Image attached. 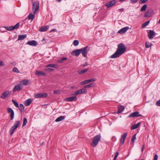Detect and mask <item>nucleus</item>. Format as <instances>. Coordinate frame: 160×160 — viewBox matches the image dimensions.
Returning a JSON list of instances; mask_svg holds the SVG:
<instances>
[{"label": "nucleus", "mask_w": 160, "mask_h": 160, "mask_svg": "<svg viewBox=\"0 0 160 160\" xmlns=\"http://www.w3.org/2000/svg\"><path fill=\"white\" fill-rule=\"evenodd\" d=\"M152 11L151 10L147 11L144 15V17H150L152 15Z\"/></svg>", "instance_id": "nucleus-23"}, {"label": "nucleus", "mask_w": 160, "mask_h": 160, "mask_svg": "<svg viewBox=\"0 0 160 160\" xmlns=\"http://www.w3.org/2000/svg\"><path fill=\"white\" fill-rule=\"evenodd\" d=\"M88 64L87 63V62H86L85 64H83V67H84L88 66Z\"/></svg>", "instance_id": "nucleus-55"}, {"label": "nucleus", "mask_w": 160, "mask_h": 160, "mask_svg": "<svg viewBox=\"0 0 160 160\" xmlns=\"http://www.w3.org/2000/svg\"><path fill=\"white\" fill-rule=\"evenodd\" d=\"M11 92L9 91H6L3 92L0 97L1 98L4 99H6L11 94Z\"/></svg>", "instance_id": "nucleus-4"}, {"label": "nucleus", "mask_w": 160, "mask_h": 160, "mask_svg": "<svg viewBox=\"0 0 160 160\" xmlns=\"http://www.w3.org/2000/svg\"><path fill=\"white\" fill-rule=\"evenodd\" d=\"M73 86L72 87H71L72 88H73Z\"/></svg>", "instance_id": "nucleus-62"}, {"label": "nucleus", "mask_w": 160, "mask_h": 160, "mask_svg": "<svg viewBox=\"0 0 160 160\" xmlns=\"http://www.w3.org/2000/svg\"><path fill=\"white\" fill-rule=\"evenodd\" d=\"M88 80H89V82L94 81L96 80V79H95L94 78H92V79H88Z\"/></svg>", "instance_id": "nucleus-49"}, {"label": "nucleus", "mask_w": 160, "mask_h": 160, "mask_svg": "<svg viewBox=\"0 0 160 160\" xmlns=\"http://www.w3.org/2000/svg\"><path fill=\"white\" fill-rule=\"evenodd\" d=\"M156 104L158 106H160V100H158L156 102Z\"/></svg>", "instance_id": "nucleus-51"}, {"label": "nucleus", "mask_w": 160, "mask_h": 160, "mask_svg": "<svg viewBox=\"0 0 160 160\" xmlns=\"http://www.w3.org/2000/svg\"><path fill=\"white\" fill-rule=\"evenodd\" d=\"M27 122V120L26 118H24L23 121V123L22 124V126H25Z\"/></svg>", "instance_id": "nucleus-41"}, {"label": "nucleus", "mask_w": 160, "mask_h": 160, "mask_svg": "<svg viewBox=\"0 0 160 160\" xmlns=\"http://www.w3.org/2000/svg\"><path fill=\"white\" fill-rule=\"evenodd\" d=\"M148 0H140L139 1L140 3L143 4L147 2Z\"/></svg>", "instance_id": "nucleus-46"}, {"label": "nucleus", "mask_w": 160, "mask_h": 160, "mask_svg": "<svg viewBox=\"0 0 160 160\" xmlns=\"http://www.w3.org/2000/svg\"><path fill=\"white\" fill-rule=\"evenodd\" d=\"M35 17V15L32 13L29 14L28 16V19L32 21Z\"/></svg>", "instance_id": "nucleus-31"}, {"label": "nucleus", "mask_w": 160, "mask_h": 160, "mask_svg": "<svg viewBox=\"0 0 160 160\" xmlns=\"http://www.w3.org/2000/svg\"><path fill=\"white\" fill-rule=\"evenodd\" d=\"M142 116L141 114H139V112L138 111L132 113L128 116L129 118H133L135 117H138Z\"/></svg>", "instance_id": "nucleus-10"}, {"label": "nucleus", "mask_w": 160, "mask_h": 160, "mask_svg": "<svg viewBox=\"0 0 160 160\" xmlns=\"http://www.w3.org/2000/svg\"><path fill=\"white\" fill-rule=\"evenodd\" d=\"M48 96V94L47 93H38L35 94L34 97L35 98H41L46 97Z\"/></svg>", "instance_id": "nucleus-7"}, {"label": "nucleus", "mask_w": 160, "mask_h": 160, "mask_svg": "<svg viewBox=\"0 0 160 160\" xmlns=\"http://www.w3.org/2000/svg\"><path fill=\"white\" fill-rule=\"evenodd\" d=\"M158 158V155L157 154H155L153 160H157Z\"/></svg>", "instance_id": "nucleus-50"}, {"label": "nucleus", "mask_w": 160, "mask_h": 160, "mask_svg": "<svg viewBox=\"0 0 160 160\" xmlns=\"http://www.w3.org/2000/svg\"><path fill=\"white\" fill-rule=\"evenodd\" d=\"M88 71V69H86L82 70H80L78 71V73L79 74H81L83 73H84Z\"/></svg>", "instance_id": "nucleus-29"}, {"label": "nucleus", "mask_w": 160, "mask_h": 160, "mask_svg": "<svg viewBox=\"0 0 160 160\" xmlns=\"http://www.w3.org/2000/svg\"><path fill=\"white\" fill-rule=\"evenodd\" d=\"M159 23H160V19L159 20L158 22Z\"/></svg>", "instance_id": "nucleus-61"}, {"label": "nucleus", "mask_w": 160, "mask_h": 160, "mask_svg": "<svg viewBox=\"0 0 160 160\" xmlns=\"http://www.w3.org/2000/svg\"><path fill=\"white\" fill-rule=\"evenodd\" d=\"M124 9L123 8H121L120 9V10L121 11V12H123L124 11Z\"/></svg>", "instance_id": "nucleus-57"}, {"label": "nucleus", "mask_w": 160, "mask_h": 160, "mask_svg": "<svg viewBox=\"0 0 160 160\" xmlns=\"http://www.w3.org/2000/svg\"><path fill=\"white\" fill-rule=\"evenodd\" d=\"M147 8V5H144L142 7L141 9V11L142 12H143L145 11L146 9Z\"/></svg>", "instance_id": "nucleus-42"}, {"label": "nucleus", "mask_w": 160, "mask_h": 160, "mask_svg": "<svg viewBox=\"0 0 160 160\" xmlns=\"http://www.w3.org/2000/svg\"><path fill=\"white\" fill-rule=\"evenodd\" d=\"M49 27L48 26H44L41 27L39 28V31L40 32H45L48 29Z\"/></svg>", "instance_id": "nucleus-18"}, {"label": "nucleus", "mask_w": 160, "mask_h": 160, "mask_svg": "<svg viewBox=\"0 0 160 160\" xmlns=\"http://www.w3.org/2000/svg\"><path fill=\"white\" fill-rule=\"evenodd\" d=\"M89 83V80L88 79V80H85L84 81H83L81 82L80 84L81 85H84L88 84Z\"/></svg>", "instance_id": "nucleus-33"}, {"label": "nucleus", "mask_w": 160, "mask_h": 160, "mask_svg": "<svg viewBox=\"0 0 160 160\" xmlns=\"http://www.w3.org/2000/svg\"><path fill=\"white\" fill-rule=\"evenodd\" d=\"M125 108L123 106H120L118 107V113L119 114Z\"/></svg>", "instance_id": "nucleus-22"}, {"label": "nucleus", "mask_w": 160, "mask_h": 160, "mask_svg": "<svg viewBox=\"0 0 160 160\" xmlns=\"http://www.w3.org/2000/svg\"><path fill=\"white\" fill-rule=\"evenodd\" d=\"M101 138V136L100 135H98L94 137L92 139V142L91 144L92 146L93 147H96L100 140Z\"/></svg>", "instance_id": "nucleus-2"}, {"label": "nucleus", "mask_w": 160, "mask_h": 160, "mask_svg": "<svg viewBox=\"0 0 160 160\" xmlns=\"http://www.w3.org/2000/svg\"><path fill=\"white\" fill-rule=\"evenodd\" d=\"M127 134L126 132L123 134L121 136V138L120 139L121 144L122 145L124 143L125 140L126 138Z\"/></svg>", "instance_id": "nucleus-11"}, {"label": "nucleus", "mask_w": 160, "mask_h": 160, "mask_svg": "<svg viewBox=\"0 0 160 160\" xmlns=\"http://www.w3.org/2000/svg\"><path fill=\"white\" fill-rule=\"evenodd\" d=\"M12 102L14 105L17 108H19V106L18 103L15 100L13 99L12 100Z\"/></svg>", "instance_id": "nucleus-36"}, {"label": "nucleus", "mask_w": 160, "mask_h": 160, "mask_svg": "<svg viewBox=\"0 0 160 160\" xmlns=\"http://www.w3.org/2000/svg\"><path fill=\"white\" fill-rule=\"evenodd\" d=\"M27 43L29 45L33 46H36L38 44L37 42L35 40L28 41L27 42Z\"/></svg>", "instance_id": "nucleus-14"}, {"label": "nucleus", "mask_w": 160, "mask_h": 160, "mask_svg": "<svg viewBox=\"0 0 160 160\" xmlns=\"http://www.w3.org/2000/svg\"><path fill=\"white\" fill-rule=\"evenodd\" d=\"M88 46H86L83 48L80 49V52L82 53V56L84 57H86L87 56V54L88 52Z\"/></svg>", "instance_id": "nucleus-5"}, {"label": "nucleus", "mask_w": 160, "mask_h": 160, "mask_svg": "<svg viewBox=\"0 0 160 160\" xmlns=\"http://www.w3.org/2000/svg\"><path fill=\"white\" fill-rule=\"evenodd\" d=\"M67 58H63L61 59L58 60V62L60 63H62L63 62V61L67 60Z\"/></svg>", "instance_id": "nucleus-37"}, {"label": "nucleus", "mask_w": 160, "mask_h": 160, "mask_svg": "<svg viewBox=\"0 0 160 160\" xmlns=\"http://www.w3.org/2000/svg\"><path fill=\"white\" fill-rule=\"evenodd\" d=\"M152 45L151 43H149L148 42H146L145 43V47L146 48L150 47Z\"/></svg>", "instance_id": "nucleus-35"}, {"label": "nucleus", "mask_w": 160, "mask_h": 160, "mask_svg": "<svg viewBox=\"0 0 160 160\" xmlns=\"http://www.w3.org/2000/svg\"><path fill=\"white\" fill-rule=\"evenodd\" d=\"M136 139V134H135L132 136L131 138V141L133 143L134 142L135 140Z\"/></svg>", "instance_id": "nucleus-39"}, {"label": "nucleus", "mask_w": 160, "mask_h": 160, "mask_svg": "<svg viewBox=\"0 0 160 160\" xmlns=\"http://www.w3.org/2000/svg\"><path fill=\"white\" fill-rule=\"evenodd\" d=\"M137 2V0H131L130 2L133 3H136Z\"/></svg>", "instance_id": "nucleus-52"}, {"label": "nucleus", "mask_w": 160, "mask_h": 160, "mask_svg": "<svg viewBox=\"0 0 160 160\" xmlns=\"http://www.w3.org/2000/svg\"><path fill=\"white\" fill-rule=\"evenodd\" d=\"M120 1H125V0H119Z\"/></svg>", "instance_id": "nucleus-60"}, {"label": "nucleus", "mask_w": 160, "mask_h": 160, "mask_svg": "<svg viewBox=\"0 0 160 160\" xmlns=\"http://www.w3.org/2000/svg\"><path fill=\"white\" fill-rule=\"evenodd\" d=\"M32 101V100L30 98L28 99L25 102V105L26 106H29L31 103Z\"/></svg>", "instance_id": "nucleus-24"}, {"label": "nucleus", "mask_w": 160, "mask_h": 160, "mask_svg": "<svg viewBox=\"0 0 160 160\" xmlns=\"http://www.w3.org/2000/svg\"><path fill=\"white\" fill-rule=\"evenodd\" d=\"M149 22H150L149 21H147L145 22H144V23H143L142 24V28L145 27H146L149 24Z\"/></svg>", "instance_id": "nucleus-40"}, {"label": "nucleus", "mask_w": 160, "mask_h": 160, "mask_svg": "<svg viewBox=\"0 0 160 160\" xmlns=\"http://www.w3.org/2000/svg\"><path fill=\"white\" fill-rule=\"evenodd\" d=\"M141 160H143V159H141Z\"/></svg>", "instance_id": "nucleus-63"}, {"label": "nucleus", "mask_w": 160, "mask_h": 160, "mask_svg": "<svg viewBox=\"0 0 160 160\" xmlns=\"http://www.w3.org/2000/svg\"><path fill=\"white\" fill-rule=\"evenodd\" d=\"M65 118V116H61L57 118L55 120L56 122H58L64 120Z\"/></svg>", "instance_id": "nucleus-25"}, {"label": "nucleus", "mask_w": 160, "mask_h": 160, "mask_svg": "<svg viewBox=\"0 0 160 160\" xmlns=\"http://www.w3.org/2000/svg\"><path fill=\"white\" fill-rule=\"evenodd\" d=\"M53 93L54 94H59L60 93V91L59 90H54L53 92Z\"/></svg>", "instance_id": "nucleus-48"}, {"label": "nucleus", "mask_w": 160, "mask_h": 160, "mask_svg": "<svg viewBox=\"0 0 160 160\" xmlns=\"http://www.w3.org/2000/svg\"><path fill=\"white\" fill-rule=\"evenodd\" d=\"M81 53L80 49H76L73 50L72 52V55H74L76 56H78Z\"/></svg>", "instance_id": "nucleus-13"}, {"label": "nucleus", "mask_w": 160, "mask_h": 160, "mask_svg": "<svg viewBox=\"0 0 160 160\" xmlns=\"http://www.w3.org/2000/svg\"><path fill=\"white\" fill-rule=\"evenodd\" d=\"M21 88L20 85L15 86L13 89V92L16 91H20L21 90Z\"/></svg>", "instance_id": "nucleus-26"}, {"label": "nucleus", "mask_w": 160, "mask_h": 160, "mask_svg": "<svg viewBox=\"0 0 160 160\" xmlns=\"http://www.w3.org/2000/svg\"><path fill=\"white\" fill-rule=\"evenodd\" d=\"M7 110L8 113H10V119L11 120H12L13 119L14 117V112L13 111L12 108H8Z\"/></svg>", "instance_id": "nucleus-9"}, {"label": "nucleus", "mask_w": 160, "mask_h": 160, "mask_svg": "<svg viewBox=\"0 0 160 160\" xmlns=\"http://www.w3.org/2000/svg\"><path fill=\"white\" fill-rule=\"evenodd\" d=\"M20 123L19 121H17L16 122L14 123L12 127L16 129L18 127Z\"/></svg>", "instance_id": "nucleus-28"}, {"label": "nucleus", "mask_w": 160, "mask_h": 160, "mask_svg": "<svg viewBox=\"0 0 160 160\" xmlns=\"http://www.w3.org/2000/svg\"><path fill=\"white\" fill-rule=\"evenodd\" d=\"M16 129L15 128L12 127L10 130V132L11 135H12L14 132L15 130Z\"/></svg>", "instance_id": "nucleus-38"}, {"label": "nucleus", "mask_w": 160, "mask_h": 160, "mask_svg": "<svg viewBox=\"0 0 160 160\" xmlns=\"http://www.w3.org/2000/svg\"><path fill=\"white\" fill-rule=\"evenodd\" d=\"M12 71L14 72H17V73H19V70L16 67L14 68L13 69Z\"/></svg>", "instance_id": "nucleus-43"}, {"label": "nucleus", "mask_w": 160, "mask_h": 160, "mask_svg": "<svg viewBox=\"0 0 160 160\" xmlns=\"http://www.w3.org/2000/svg\"><path fill=\"white\" fill-rule=\"evenodd\" d=\"M46 67H50L51 68H57V65L55 64H49L47 65Z\"/></svg>", "instance_id": "nucleus-34"}, {"label": "nucleus", "mask_w": 160, "mask_h": 160, "mask_svg": "<svg viewBox=\"0 0 160 160\" xmlns=\"http://www.w3.org/2000/svg\"><path fill=\"white\" fill-rule=\"evenodd\" d=\"M5 64L3 62L0 61V66H4Z\"/></svg>", "instance_id": "nucleus-53"}, {"label": "nucleus", "mask_w": 160, "mask_h": 160, "mask_svg": "<svg viewBox=\"0 0 160 160\" xmlns=\"http://www.w3.org/2000/svg\"><path fill=\"white\" fill-rule=\"evenodd\" d=\"M144 149H145V145L143 144V146L142 147V148L141 149L142 152Z\"/></svg>", "instance_id": "nucleus-54"}, {"label": "nucleus", "mask_w": 160, "mask_h": 160, "mask_svg": "<svg viewBox=\"0 0 160 160\" xmlns=\"http://www.w3.org/2000/svg\"><path fill=\"white\" fill-rule=\"evenodd\" d=\"M79 44V42L77 40H75L73 42V44L75 46H77Z\"/></svg>", "instance_id": "nucleus-44"}, {"label": "nucleus", "mask_w": 160, "mask_h": 160, "mask_svg": "<svg viewBox=\"0 0 160 160\" xmlns=\"http://www.w3.org/2000/svg\"><path fill=\"white\" fill-rule=\"evenodd\" d=\"M65 100L69 102L74 101L77 100V98L76 96L70 97L65 98Z\"/></svg>", "instance_id": "nucleus-15"}, {"label": "nucleus", "mask_w": 160, "mask_h": 160, "mask_svg": "<svg viewBox=\"0 0 160 160\" xmlns=\"http://www.w3.org/2000/svg\"><path fill=\"white\" fill-rule=\"evenodd\" d=\"M20 25V23L19 22L17 23L16 25H15L14 26H11L10 27H5V28L8 30L9 31H11L12 30L18 29Z\"/></svg>", "instance_id": "nucleus-6"}, {"label": "nucleus", "mask_w": 160, "mask_h": 160, "mask_svg": "<svg viewBox=\"0 0 160 160\" xmlns=\"http://www.w3.org/2000/svg\"><path fill=\"white\" fill-rule=\"evenodd\" d=\"M141 122H139L136 124L133 125L131 127V129L133 130L138 128L141 125Z\"/></svg>", "instance_id": "nucleus-21"}, {"label": "nucleus", "mask_w": 160, "mask_h": 160, "mask_svg": "<svg viewBox=\"0 0 160 160\" xmlns=\"http://www.w3.org/2000/svg\"><path fill=\"white\" fill-rule=\"evenodd\" d=\"M56 31V30L55 29H52L51 31L50 32H53V31Z\"/></svg>", "instance_id": "nucleus-56"}, {"label": "nucleus", "mask_w": 160, "mask_h": 160, "mask_svg": "<svg viewBox=\"0 0 160 160\" xmlns=\"http://www.w3.org/2000/svg\"><path fill=\"white\" fill-rule=\"evenodd\" d=\"M62 0H57V1L58 2H60Z\"/></svg>", "instance_id": "nucleus-59"}, {"label": "nucleus", "mask_w": 160, "mask_h": 160, "mask_svg": "<svg viewBox=\"0 0 160 160\" xmlns=\"http://www.w3.org/2000/svg\"><path fill=\"white\" fill-rule=\"evenodd\" d=\"M87 92V90L86 89H82L77 90L74 92L73 94L74 95H77L82 93H85Z\"/></svg>", "instance_id": "nucleus-8"}, {"label": "nucleus", "mask_w": 160, "mask_h": 160, "mask_svg": "<svg viewBox=\"0 0 160 160\" xmlns=\"http://www.w3.org/2000/svg\"><path fill=\"white\" fill-rule=\"evenodd\" d=\"M129 29L128 27H126L122 28L118 31V33L120 34H122L128 30Z\"/></svg>", "instance_id": "nucleus-16"}, {"label": "nucleus", "mask_w": 160, "mask_h": 160, "mask_svg": "<svg viewBox=\"0 0 160 160\" xmlns=\"http://www.w3.org/2000/svg\"><path fill=\"white\" fill-rule=\"evenodd\" d=\"M45 71H46L51 72L53 71V69L47 68L45 69Z\"/></svg>", "instance_id": "nucleus-47"}, {"label": "nucleus", "mask_w": 160, "mask_h": 160, "mask_svg": "<svg viewBox=\"0 0 160 160\" xmlns=\"http://www.w3.org/2000/svg\"><path fill=\"white\" fill-rule=\"evenodd\" d=\"M46 40V39L44 38H43L42 40V41H45Z\"/></svg>", "instance_id": "nucleus-58"}, {"label": "nucleus", "mask_w": 160, "mask_h": 160, "mask_svg": "<svg viewBox=\"0 0 160 160\" xmlns=\"http://www.w3.org/2000/svg\"><path fill=\"white\" fill-rule=\"evenodd\" d=\"M19 108V110L21 112H24V107L22 104H20L19 108Z\"/></svg>", "instance_id": "nucleus-27"}, {"label": "nucleus", "mask_w": 160, "mask_h": 160, "mask_svg": "<svg viewBox=\"0 0 160 160\" xmlns=\"http://www.w3.org/2000/svg\"><path fill=\"white\" fill-rule=\"evenodd\" d=\"M35 74L36 75L38 76H46L45 73L39 70H36L35 72Z\"/></svg>", "instance_id": "nucleus-17"}, {"label": "nucleus", "mask_w": 160, "mask_h": 160, "mask_svg": "<svg viewBox=\"0 0 160 160\" xmlns=\"http://www.w3.org/2000/svg\"><path fill=\"white\" fill-rule=\"evenodd\" d=\"M29 80L24 79L20 81V83L21 85H26L29 82Z\"/></svg>", "instance_id": "nucleus-19"}, {"label": "nucleus", "mask_w": 160, "mask_h": 160, "mask_svg": "<svg viewBox=\"0 0 160 160\" xmlns=\"http://www.w3.org/2000/svg\"><path fill=\"white\" fill-rule=\"evenodd\" d=\"M126 50V47L124 44L121 43L119 44L116 52L110 57V58H114L119 57L125 52Z\"/></svg>", "instance_id": "nucleus-1"}, {"label": "nucleus", "mask_w": 160, "mask_h": 160, "mask_svg": "<svg viewBox=\"0 0 160 160\" xmlns=\"http://www.w3.org/2000/svg\"><path fill=\"white\" fill-rule=\"evenodd\" d=\"M116 3V1L115 0H112L108 2L106 4V6L107 8H109L112 6Z\"/></svg>", "instance_id": "nucleus-12"}, {"label": "nucleus", "mask_w": 160, "mask_h": 160, "mask_svg": "<svg viewBox=\"0 0 160 160\" xmlns=\"http://www.w3.org/2000/svg\"><path fill=\"white\" fill-rule=\"evenodd\" d=\"M154 32L152 30H150L149 33L148 35V38L149 39H152L153 38V36L154 35Z\"/></svg>", "instance_id": "nucleus-20"}, {"label": "nucleus", "mask_w": 160, "mask_h": 160, "mask_svg": "<svg viewBox=\"0 0 160 160\" xmlns=\"http://www.w3.org/2000/svg\"><path fill=\"white\" fill-rule=\"evenodd\" d=\"M118 154H119L118 152H115V156H114L113 160H116L117 157L118 156Z\"/></svg>", "instance_id": "nucleus-45"}, {"label": "nucleus", "mask_w": 160, "mask_h": 160, "mask_svg": "<svg viewBox=\"0 0 160 160\" xmlns=\"http://www.w3.org/2000/svg\"><path fill=\"white\" fill-rule=\"evenodd\" d=\"M39 3L38 2H34L32 5V10L34 14H35L39 9Z\"/></svg>", "instance_id": "nucleus-3"}, {"label": "nucleus", "mask_w": 160, "mask_h": 160, "mask_svg": "<svg viewBox=\"0 0 160 160\" xmlns=\"http://www.w3.org/2000/svg\"><path fill=\"white\" fill-rule=\"evenodd\" d=\"M94 86V83H91L89 84L85 85L84 86L85 88H89L92 87Z\"/></svg>", "instance_id": "nucleus-32"}, {"label": "nucleus", "mask_w": 160, "mask_h": 160, "mask_svg": "<svg viewBox=\"0 0 160 160\" xmlns=\"http://www.w3.org/2000/svg\"><path fill=\"white\" fill-rule=\"evenodd\" d=\"M26 36L27 35L26 34L20 35L18 36V40H23L26 37Z\"/></svg>", "instance_id": "nucleus-30"}]
</instances>
